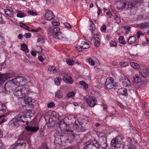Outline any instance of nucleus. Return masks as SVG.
Returning a JSON list of instances; mask_svg holds the SVG:
<instances>
[{
    "label": "nucleus",
    "mask_w": 149,
    "mask_h": 149,
    "mask_svg": "<svg viewBox=\"0 0 149 149\" xmlns=\"http://www.w3.org/2000/svg\"><path fill=\"white\" fill-rule=\"evenodd\" d=\"M24 79V78L22 76H19L13 79L8 81L5 84V87L3 89L5 90L4 93H29L30 91L26 85L24 86L13 87L12 89H10V86L13 85L17 84L18 83L21 82Z\"/></svg>",
    "instance_id": "nucleus-1"
},
{
    "label": "nucleus",
    "mask_w": 149,
    "mask_h": 149,
    "mask_svg": "<svg viewBox=\"0 0 149 149\" xmlns=\"http://www.w3.org/2000/svg\"><path fill=\"white\" fill-rule=\"evenodd\" d=\"M123 138L120 136H118L115 139L112 140L111 143V149H135L136 146L133 144L132 141L129 139L127 141V145H123L121 144Z\"/></svg>",
    "instance_id": "nucleus-2"
},
{
    "label": "nucleus",
    "mask_w": 149,
    "mask_h": 149,
    "mask_svg": "<svg viewBox=\"0 0 149 149\" xmlns=\"http://www.w3.org/2000/svg\"><path fill=\"white\" fill-rule=\"evenodd\" d=\"M86 149H98L101 145L95 139L90 140L84 144Z\"/></svg>",
    "instance_id": "nucleus-3"
},
{
    "label": "nucleus",
    "mask_w": 149,
    "mask_h": 149,
    "mask_svg": "<svg viewBox=\"0 0 149 149\" xmlns=\"http://www.w3.org/2000/svg\"><path fill=\"white\" fill-rule=\"evenodd\" d=\"M138 1L137 0H130L127 1L123 4V8L125 10L130 9V10L138 8Z\"/></svg>",
    "instance_id": "nucleus-4"
},
{
    "label": "nucleus",
    "mask_w": 149,
    "mask_h": 149,
    "mask_svg": "<svg viewBox=\"0 0 149 149\" xmlns=\"http://www.w3.org/2000/svg\"><path fill=\"white\" fill-rule=\"evenodd\" d=\"M20 116V115L16 116L9 122L10 124L13 126L18 127L21 124H24L25 118Z\"/></svg>",
    "instance_id": "nucleus-5"
},
{
    "label": "nucleus",
    "mask_w": 149,
    "mask_h": 149,
    "mask_svg": "<svg viewBox=\"0 0 149 149\" xmlns=\"http://www.w3.org/2000/svg\"><path fill=\"white\" fill-rule=\"evenodd\" d=\"M26 146V143L24 142H17L12 145L10 149H25Z\"/></svg>",
    "instance_id": "nucleus-6"
},
{
    "label": "nucleus",
    "mask_w": 149,
    "mask_h": 149,
    "mask_svg": "<svg viewBox=\"0 0 149 149\" xmlns=\"http://www.w3.org/2000/svg\"><path fill=\"white\" fill-rule=\"evenodd\" d=\"M83 123L78 120H76L73 124V128L74 129L79 132H82L84 130V128L82 125Z\"/></svg>",
    "instance_id": "nucleus-7"
},
{
    "label": "nucleus",
    "mask_w": 149,
    "mask_h": 149,
    "mask_svg": "<svg viewBox=\"0 0 149 149\" xmlns=\"http://www.w3.org/2000/svg\"><path fill=\"white\" fill-rule=\"evenodd\" d=\"M114 86V79L113 77L108 78L105 82V87L109 89H111Z\"/></svg>",
    "instance_id": "nucleus-8"
},
{
    "label": "nucleus",
    "mask_w": 149,
    "mask_h": 149,
    "mask_svg": "<svg viewBox=\"0 0 149 149\" xmlns=\"http://www.w3.org/2000/svg\"><path fill=\"white\" fill-rule=\"evenodd\" d=\"M120 81L123 86L129 87L131 86V83L128 79L124 76H121L120 78Z\"/></svg>",
    "instance_id": "nucleus-9"
},
{
    "label": "nucleus",
    "mask_w": 149,
    "mask_h": 149,
    "mask_svg": "<svg viewBox=\"0 0 149 149\" xmlns=\"http://www.w3.org/2000/svg\"><path fill=\"white\" fill-rule=\"evenodd\" d=\"M54 16L53 12L50 10H46L45 15V19L47 21H50L53 19Z\"/></svg>",
    "instance_id": "nucleus-10"
},
{
    "label": "nucleus",
    "mask_w": 149,
    "mask_h": 149,
    "mask_svg": "<svg viewBox=\"0 0 149 149\" xmlns=\"http://www.w3.org/2000/svg\"><path fill=\"white\" fill-rule=\"evenodd\" d=\"M25 129L28 132H31L34 133H36L39 129V127L38 126H27L25 127Z\"/></svg>",
    "instance_id": "nucleus-11"
},
{
    "label": "nucleus",
    "mask_w": 149,
    "mask_h": 149,
    "mask_svg": "<svg viewBox=\"0 0 149 149\" xmlns=\"http://www.w3.org/2000/svg\"><path fill=\"white\" fill-rule=\"evenodd\" d=\"M63 80L67 83L72 84L73 81L72 80L71 78L66 74H64L63 77Z\"/></svg>",
    "instance_id": "nucleus-12"
},
{
    "label": "nucleus",
    "mask_w": 149,
    "mask_h": 149,
    "mask_svg": "<svg viewBox=\"0 0 149 149\" xmlns=\"http://www.w3.org/2000/svg\"><path fill=\"white\" fill-rule=\"evenodd\" d=\"M49 31L54 35H57L60 31L58 27L51 26L49 28Z\"/></svg>",
    "instance_id": "nucleus-13"
},
{
    "label": "nucleus",
    "mask_w": 149,
    "mask_h": 149,
    "mask_svg": "<svg viewBox=\"0 0 149 149\" xmlns=\"http://www.w3.org/2000/svg\"><path fill=\"white\" fill-rule=\"evenodd\" d=\"M139 73L140 75L143 77H146L149 74V70L146 68L140 70Z\"/></svg>",
    "instance_id": "nucleus-14"
},
{
    "label": "nucleus",
    "mask_w": 149,
    "mask_h": 149,
    "mask_svg": "<svg viewBox=\"0 0 149 149\" xmlns=\"http://www.w3.org/2000/svg\"><path fill=\"white\" fill-rule=\"evenodd\" d=\"M81 44L83 45L82 46H78L77 47L78 49L79 52H81L82 51V48L87 49L89 47V44L86 42H82Z\"/></svg>",
    "instance_id": "nucleus-15"
},
{
    "label": "nucleus",
    "mask_w": 149,
    "mask_h": 149,
    "mask_svg": "<svg viewBox=\"0 0 149 149\" xmlns=\"http://www.w3.org/2000/svg\"><path fill=\"white\" fill-rule=\"evenodd\" d=\"M4 74L6 80L14 77L15 75V72L13 71Z\"/></svg>",
    "instance_id": "nucleus-16"
},
{
    "label": "nucleus",
    "mask_w": 149,
    "mask_h": 149,
    "mask_svg": "<svg viewBox=\"0 0 149 149\" xmlns=\"http://www.w3.org/2000/svg\"><path fill=\"white\" fill-rule=\"evenodd\" d=\"M4 12L5 14L7 16L13 18V12L12 9L10 8H6L4 10Z\"/></svg>",
    "instance_id": "nucleus-17"
},
{
    "label": "nucleus",
    "mask_w": 149,
    "mask_h": 149,
    "mask_svg": "<svg viewBox=\"0 0 149 149\" xmlns=\"http://www.w3.org/2000/svg\"><path fill=\"white\" fill-rule=\"evenodd\" d=\"M17 142H24L28 143L27 140V138L26 135H24L23 134H22L20 135V136L19 137L18 139L17 140Z\"/></svg>",
    "instance_id": "nucleus-18"
},
{
    "label": "nucleus",
    "mask_w": 149,
    "mask_h": 149,
    "mask_svg": "<svg viewBox=\"0 0 149 149\" xmlns=\"http://www.w3.org/2000/svg\"><path fill=\"white\" fill-rule=\"evenodd\" d=\"M137 26L141 29L147 28L149 27V22H145L138 24Z\"/></svg>",
    "instance_id": "nucleus-19"
},
{
    "label": "nucleus",
    "mask_w": 149,
    "mask_h": 149,
    "mask_svg": "<svg viewBox=\"0 0 149 149\" xmlns=\"http://www.w3.org/2000/svg\"><path fill=\"white\" fill-rule=\"evenodd\" d=\"M56 36L58 38L61 40H64L67 39L64 34L61 32H59L57 35Z\"/></svg>",
    "instance_id": "nucleus-20"
},
{
    "label": "nucleus",
    "mask_w": 149,
    "mask_h": 149,
    "mask_svg": "<svg viewBox=\"0 0 149 149\" xmlns=\"http://www.w3.org/2000/svg\"><path fill=\"white\" fill-rule=\"evenodd\" d=\"M97 101L96 100V99L95 98L93 99V100H91L87 103L90 107H92L97 104Z\"/></svg>",
    "instance_id": "nucleus-21"
},
{
    "label": "nucleus",
    "mask_w": 149,
    "mask_h": 149,
    "mask_svg": "<svg viewBox=\"0 0 149 149\" xmlns=\"http://www.w3.org/2000/svg\"><path fill=\"white\" fill-rule=\"evenodd\" d=\"M31 112V110H29L27 112H26L24 116L20 115L22 117H24V118H25V120H24V122L26 121V118H30L31 117L30 113Z\"/></svg>",
    "instance_id": "nucleus-22"
},
{
    "label": "nucleus",
    "mask_w": 149,
    "mask_h": 149,
    "mask_svg": "<svg viewBox=\"0 0 149 149\" xmlns=\"http://www.w3.org/2000/svg\"><path fill=\"white\" fill-rule=\"evenodd\" d=\"M136 38L134 36H132L129 38L128 42L129 44H132L134 43L136 41Z\"/></svg>",
    "instance_id": "nucleus-23"
},
{
    "label": "nucleus",
    "mask_w": 149,
    "mask_h": 149,
    "mask_svg": "<svg viewBox=\"0 0 149 149\" xmlns=\"http://www.w3.org/2000/svg\"><path fill=\"white\" fill-rule=\"evenodd\" d=\"M130 65L132 67L136 70H139L140 68L139 65L137 63L131 62Z\"/></svg>",
    "instance_id": "nucleus-24"
},
{
    "label": "nucleus",
    "mask_w": 149,
    "mask_h": 149,
    "mask_svg": "<svg viewBox=\"0 0 149 149\" xmlns=\"http://www.w3.org/2000/svg\"><path fill=\"white\" fill-rule=\"evenodd\" d=\"M94 98H95L94 97L89 95H87L84 97V99L86 100L87 103L91 100H93V99Z\"/></svg>",
    "instance_id": "nucleus-25"
},
{
    "label": "nucleus",
    "mask_w": 149,
    "mask_h": 149,
    "mask_svg": "<svg viewBox=\"0 0 149 149\" xmlns=\"http://www.w3.org/2000/svg\"><path fill=\"white\" fill-rule=\"evenodd\" d=\"M17 17L21 18L25 17L26 16V15L24 13L20 11L19 10H18L17 11Z\"/></svg>",
    "instance_id": "nucleus-26"
},
{
    "label": "nucleus",
    "mask_w": 149,
    "mask_h": 149,
    "mask_svg": "<svg viewBox=\"0 0 149 149\" xmlns=\"http://www.w3.org/2000/svg\"><path fill=\"white\" fill-rule=\"evenodd\" d=\"M21 50L22 51L26 53H28L29 52V50L27 48V46L26 45L23 44L21 45Z\"/></svg>",
    "instance_id": "nucleus-27"
},
{
    "label": "nucleus",
    "mask_w": 149,
    "mask_h": 149,
    "mask_svg": "<svg viewBox=\"0 0 149 149\" xmlns=\"http://www.w3.org/2000/svg\"><path fill=\"white\" fill-rule=\"evenodd\" d=\"M4 74H0V85L3 83L6 80Z\"/></svg>",
    "instance_id": "nucleus-28"
},
{
    "label": "nucleus",
    "mask_w": 149,
    "mask_h": 149,
    "mask_svg": "<svg viewBox=\"0 0 149 149\" xmlns=\"http://www.w3.org/2000/svg\"><path fill=\"white\" fill-rule=\"evenodd\" d=\"M24 102L26 104H29L32 102V99L31 97H28L26 95L24 97Z\"/></svg>",
    "instance_id": "nucleus-29"
},
{
    "label": "nucleus",
    "mask_w": 149,
    "mask_h": 149,
    "mask_svg": "<svg viewBox=\"0 0 149 149\" xmlns=\"http://www.w3.org/2000/svg\"><path fill=\"white\" fill-rule=\"evenodd\" d=\"M133 79L134 81L136 83H138L141 81V79L140 77L137 76V75H135L133 76Z\"/></svg>",
    "instance_id": "nucleus-30"
},
{
    "label": "nucleus",
    "mask_w": 149,
    "mask_h": 149,
    "mask_svg": "<svg viewBox=\"0 0 149 149\" xmlns=\"http://www.w3.org/2000/svg\"><path fill=\"white\" fill-rule=\"evenodd\" d=\"M48 70L51 72H52L53 73H56L57 72V70L54 67L50 66Z\"/></svg>",
    "instance_id": "nucleus-31"
},
{
    "label": "nucleus",
    "mask_w": 149,
    "mask_h": 149,
    "mask_svg": "<svg viewBox=\"0 0 149 149\" xmlns=\"http://www.w3.org/2000/svg\"><path fill=\"white\" fill-rule=\"evenodd\" d=\"M61 78L60 77L56 78L54 79V82L55 84L59 86L60 84V81L61 80Z\"/></svg>",
    "instance_id": "nucleus-32"
},
{
    "label": "nucleus",
    "mask_w": 149,
    "mask_h": 149,
    "mask_svg": "<svg viewBox=\"0 0 149 149\" xmlns=\"http://www.w3.org/2000/svg\"><path fill=\"white\" fill-rule=\"evenodd\" d=\"M14 94V96H17L18 98H23V100L24 99V97L26 95L25 94Z\"/></svg>",
    "instance_id": "nucleus-33"
},
{
    "label": "nucleus",
    "mask_w": 149,
    "mask_h": 149,
    "mask_svg": "<svg viewBox=\"0 0 149 149\" xmlns=\"http://www.w3.org/2000/svg\"><path fill=\"white\" fill-rule=\"evenodd\" d=\"M127 90L126 88H123L119 89L117 91L118 93H126Z\"/></svg>",
    "instance_id": "nucleus-34"
},
{
    "label": "nucleus",
    "mask_w": 149,
    "mask_h": 149,
    "mask_svg": "<svg viewBox=\"0 0 149 149\" xmlns=\"http://www.w3.org/2000/svg\"><path fill=\"white\" fill-rule=\"evenodd\" d=\"M91 22L92 23H91L89 28V29L91 31L92 33H93V31L95 29V26L93 22L91 21Z\"/></svg>",
    "instance_id": "nucleus-35"
},
{
    "label": "nucleus",
    "mask_w": 149,
    "mask_h": 149,
    "mask_svg": "<svg viewBox=\"0 0 149 149\" xmlns=\"http://www.w3.org/2000/svg\"><path fill=\"white\" fill-rule=\"evenodd\" d=\"M119 39L120 43L124 45L126 44V42L124 40V38L123 36H120Z\"/></svg>",
    "instance_id": "nucleus-36"
},
{
    "label": "nucleus",
    "mask_w": 149,
    "mask_h": 149,
    "mask_svg": "<svg viewBox=\"0 0 149 149\" xmlns=\"http://www.w3.org/2000/svg\"><path fill=\"white\" fill-rule=\"evenodd\" d=\"M19 25L21 27L26 29H29V27L27 26L25 24L22 23V22L19 23Z\"/></svg>",
    "instance_id": "nucleus-37"
},
{
    "label": "nucleus",
    "mask_w": 149,
    "mask_h": 149,
    "mask_svg": "<svg viewBox=\"0 0 149 149\" xmlns=\"http://www.w3.org/2000/svg\"><path fill=\"white\" fill-rule=\"evenodd\" d=\"M79 84L81 86H83L84 88L86 89L88 88V85L87 84L83 81H80L79 82Z\"/></svg>",
    "instance_id": "nucleus-38"
},
{
    "label": "nucleus",
    "mask_w": 149,
    "mask_h": 149,
    "mask_svg": "<svg viewBox=\"0 0 149 149\" xmlns=\"http://www.w3.org/2000/svg\"><path fill=\"white\" fill-rule=\"evenodd\" d=\"M67 64L70 65H72L74 64V61L73 60H67L66 61Z\"/></svg>",
    "instance_id": "nucleus-39"
},
{
    "label": "nucleus",
    "mask_w": 149,
    "mask_h": 149,
    "mask_svg": "<svg viewBox=\"0 0 149 149\" xmlns=\"http://www.w3.org/2000/svg\"><path fill=\"white\" fill-rule=\"evenodd\" d=\"M61 139L60 138L56 137L54 140V143L56 144H60L61 142Z\"/></svg>",
    "instance_id": "nucleus-40"
},
{
    "label": "nucleus",
    "mask_w": 149,
    "mask_h": 149,
    "mask_svg": "<svg viewBox=\"0 0 149 149\" xmlns=\"http://www.w3.org/2000/svg\"><path fill=\"white\" fill-rule=\"evenodd\" d=\"M114 18L116 23L118 24L120 23L121 21L119 17L117 15H115V16Z\"/></svg>",
    "instance_id": "nucleus-41"
},
{
    "label": "nucleus",
    "mask_w": 149,
    "mask_h": 149,
    "mask_svg": "<svg viewBox=\"0 0 149 149\" xmlns=\"http://www.w3.org/2000/svg\"><path fill=\"white\" fill-rule=\"evenodd\" d=\"M116 42L113 41H111L110 42V45L111 47H115L117 45Z\"/></svg>",
    "instance_id": "nucleus-42"
},
{
    "label": "nucleus",
    "mask_w": 149,
    "mask_h": 149,
    "mask_svg": "<svg viewBox=\"0 0 149 149\" xmlns=\"http://www.w3.org/2000/svg\"><path fill=\"white\" fill-rule=\"evenodd\" d=\"M66 131L70 136H72L73 137L75 136L73 131L72 130L66 129Z\"/></svg>",
    "instance_id": "nucleus-43"
},
{
    "label": "nucleus",
    "mask_w": 149,
    "mask_h": 149,
    "mask_svg": "<svg viewBox=\"0 0 149 149\" xmlns=\"http://www.w3.org/2000/svg\"><path fill=\"white\" fill-rule=\"evenodd\" d=\"M93 38L95 39V40L100 39L99 38L100 37L99 34L97 33L95 34H93Z\"/></svg>",
    "instance_id": "nucleus-44"
},
{
    "label": "nucleus",
    "mask_w": 149,
    "mask_h": 149,
    "mask_svg": "<svg viewBox=\"0 0 149 149\" xmlns=\"http://www.w3.org/2000/svg\"><path fill=\"white\" fill-rule=\"evenodd\" d=\"M27 13L29 14V15H30L33 16H36L37 15V13L36 12H33L31 10H29L28 11Z\"/></svg>",
    "instance_id": "nucleus-45"
},
{
    "label": "nucleus",
    "mask_w": 149,
    "mask_h": 149,
    "mask_svg": "<svg viewBox=\"0 0 149 149\" xmlns=\"http://www.w3.org/2000/svg\"><path fill=\"white\" fill-rule=\"evenodd\" d=\"M100 39L95 40V46L98 47L100 46Z\"/></svg>",
    "instance_id": "nucleus-46"
},
{
    "label": "nucleus",
    "mask_w": 149,
    "mask_h": 149,
    "mask_svg": "<svg viewBox=\"0 0 149 149\" xmlns=\"http://www.w3.org/2000/svg\"><path fill=\"white\" fill-rule=\"evenodd\" d=\"M128 65V62H121L120 63V65L121 67L123 68L127 66Z\"/></svg>",
    "instance_id": "nucleus-47"
},
{
    "label": "nucleus",
    "mask_w": 149,
    "mask_h": 149,
    "mask_svg": "<svg viewBox=\"0 0 149 149\" xmlns=\"http://www.w3.org/2000/svg\"><path fill=\"white\" fill-rule=\"evenodd\" d=\"M39 149H50L47 146L45 143H43L42 144V147L39 148Z\"/></svg>",
    "instance_id": "nucleus-48"
},
{
    "label": "nucleus",
    "mask_w": 149,
    "mask_h": 149,
    "mask_svg": "<svg viewBox=\"0 0 149 149\" xmlns=\"http://www.w3.org/2000/svg\"><path fill=\"white\" fill-rule=\"evenodd\" d=\"M101 30L102 32L104 33L106 31V26L105 25H103L101 28Z\"/></svg>",
    "instance_id": "nucleus-49"
},
{
    "label": "nucleus",
    "mask_w": 149,
    "mask_h": 149,
    "mask_svg": "<svg viewBox=\"0 0 149 149\" xmlns=\"http://www.w3.org/2000/svg\"><path fill=\"white\" fill-rule=\"evenodd\" d=\"M89 63L91 65H94L95 64L94 61L91 58H89L88 59Z\"/></svg>",
    "instance_id": "nucleus-50"
},
{
    "label": "nucleus",
    "mask_w": 149,
    "mask_h": 149,
    "mask_svg": "<svg viewBox=\"0 0 149 149\" xmlns=\"http://www.w3.org/2000/svg\"><path fill=\"white\" fill-rule=\"evenodd\" d=\"M25 38H29L31 36V34L30 33H26L24 35Z\"/></svg>",
    "instance_id": "nucleus-51"
},
{
    "label": "nucleus",
    "mask_w": 149,
    "mask_h": 149,
    "mask_svg": "<svg viewBox=\"0 0 149 149\" xmlns=\"http://www.w3.org/2000/svg\"><path fill=\"white\" fill-rule=\"evenodd\" d=\"M136 34L137 35V39H139L140 38L141 35L143 36V34L141 32L139 31L137 32Z\"/></svg>",
    "instance_id": "nucleus-52"
},
{
    "label": "nucleus",
    "mask_w": 149,
    "mask_h": 149,
    "mask_svg": "<svg viewBox=\"0 0 149 149\" xmlns=\"http://www.w3.org/2000/svg\"><path fill=\"white\" fill-rule=\"evenodd\" d=\"M54 105L55 104L54 102H51L48 104L47 106L48 108H52Z\"/></svg>",
    "instance_id": "nucleus-53"
},
{
    "label": "nucleus",
    "mask_w": 149,
    "mask_h": 149,
    "mask_svg": "<svg viewBox=\"0 0 149 149\" xmlns=\"http://www.w3.org/2000/svg\"><path fill=\"white\" fill-rule=\"evenodd\" d=\"M103 146H99V148H98V149H106L107 147V144H103Z\"/></svg>",
    "instance_id": "nucleus-54"
},
{
    "label": "nucleus",
    "mask_w": 149,
    "mask_h": 149,
    "mask_svg": "<svg viewBox=\"0 0 149 149\" xmlns=\"http://www.w3.org/2000/svg\"><path fill=\"white\" fill-rule=\"evenodd\" d=\"M117 105L119 106L121 109H125V106L122 104L120 102H118L117 103Z\"/></svg>",
    "instance_id": "nucleus-55"
},
{
    "label": "nucleus",
    "mask_w": 149,
    "mask_h": 149,
    "mask_svg": "<svg viewBox=\"0 0 149 149\" xmlns=\"http://www.w3.org/2000/svg\"><path fill=\"white\" fill-rule=\"evenodd\" d=\"M55 96L56 97L60 98L63 97V94H55Z\"/></svg>",
    "instance_id": "nucleus-56"
},
{
    "label": "nucleus",
    "mask_w": 149,
    "mask_h": 149,
    "mask_svg": "<svg viewBox=\"0 0 149 149\" xmlns=\"http://www.w3.org/2000/svg\"><path fill=\"white\" fill-rule=\"evenodd\" d=\"M4 38L1 36H0V43L1 44H3L4 43Z\"/></svg>",
    "instance_id": "nucleus-57"
},
{
    "label": "nucleus",
    "mask_w": 149,
    "mask_h": 149,
    "mask_svg": "<svg viewBox=\"0 0 149 149\" xmlns=\"http://www.w3.org/2000/svg\"><path fill=\"white\" fill-rule=\"evenodd\" d=\"M44 131V130L43 129H40L39 131V133L40 134V136L42 137L44 136V134H43V132Z\"/></svg>",
    "instance_id": "nucleus-58"
},
{
    "label": "nucleus",
    "mask_w": 149,
    "mask_h": 149,
    "mask_svg": "<svg viewBox=\"0 0 149 149\" xmlns=\"http://www.w3.org/2000/svg\"><path fill=\"white\" fill-rule=\"evenodd\" d=\"M102 140L103 141V144L104 143H107V138L106 137L104 136H103L102 137H101Z\"/></svg>",
    "instance_id": "nucleus-59"
},
{
    "label": "nucleus",
    "mask_w": 149,
    "mask_h": 149,
    "mask_svg": "<svg viewBox=\"0 0 149 149\" xmlns=\"http://www.w3.org/2000/svg\"><path fill=\"white\" fill-rule=\"evenodd\" d=\"M97 134L99 137H100L101 138L104 135V134L102 132H98L97 133Z\"/></svg>",
    "instance_id": "nucleus-60"
},
{
    "label": "nucleus",
    "mask_w": 149,
    "mask_h": 149,
    "mask_svg": "<svg viewBox=\"0 0 149 149\" xmlns=\"http://www.w3.org/2000/svg\"><path fill=\"white\" fill-rule=\"evenodd\" d=\"M97 13L98 16H100V14L102 13V11L101 10V9L100 8V7H98V9H97Z\"/></svg>",
    "instance_id": "nucleus-61"
},
{
    "label": "nucleus",
    "mask_w": 149,
    "mask_h": 149,
    "mask_svg": "<svg viewBox=\"0 0 149 149\" xmlns=\"http://www.w3.org/2000/svg\"><path fill=\"white\" fill-rule=\"evenodd\" d=\"M41 29V28L40 27L37 28L36 29H33V32H38Z\"/></svg>",
    "instance_id": "nucleus-62"
},
{
    "label": "nucleus",
    "mask_w": 149,
    "mask_h": 149,
    "mask_svg": "<svg viewBox=\"0 0 149 149\" xmlns=\"http://www.w3.org/2000/svg\"><path fill=\"white\" fill-rule=\"evenodd\" d=\"M38 59L41 62L43 61L44 60V59L43 58L42 56H39L38 57Z\"/></svg>",
    "instance_id": "nucleus-63"
},
{
    "label": "nucleus",
    "mask_w": 149,
    "mask_h": 149,
    "mask_svg": "<svg viewBox=\"0 0 149 149\" xmlns=\"http://www.w3.org/2000/svg\"><path fill=\"white\" fill-rule=\"evenodd\" d=\"M65 26L67 28L70 29L72 27L68 23H66L65 25Z\"/></svg>",
    "instance_id": "nucleus-64"
}]
</instances>
